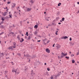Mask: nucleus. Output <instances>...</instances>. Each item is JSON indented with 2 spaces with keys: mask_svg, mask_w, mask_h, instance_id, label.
I'll list each match as a JSON object with an SVG mask.
<instances>
[{
  "mask_svg": "<svg viewBox=\"0 0 79 79\" xmlns=\"http://www.w3.org/2000/svg\"><path fill=\"white\" fill-rule=\"evenodd\" d=\"M77 4H78V5H79V2H77Z\"/></svg>",
  "mask_w": 79,
  "mask_h": 79,
  "instance_id": "obj_51",
  "label": "nucleus"
},
{
  "mask_svg": "<svg viewBox=\"0 0 79 79\" xmlns=\"http://www.w3.org/2000/svg\"><path fill=\"white\" fill-rule=\"evenodd\" d=\"M47 70H48V71H50V69L48 68Z\"/></svg>",
  "mask_w": 79,
  "mask_h": 79,
  "instance_id": "obj_43",
  "label": "nucleus"
},
{
  "mask_svg": "<svg viewBox=\"0 0 79 79\" xmlns=\"http://www.w3.org/2000/svg\"><path fill=\"white\" fill-rule=\"evenodd\" d=\"M61 56L60 57V58H63L64 56H67L68 54L67 53H66L65 54H64V53L62 52L61 54Z\"/></svg>",
  "mask_w": 79,
  "mask_h": 79,
  "instance_id": "obj_1",
  "label": "nucleus"
},
{
  "mask_svg": "<svg viewBox=\"0 0 79 79\" xmlns=\"http://www.w3.org/2000/svg\"><path fill=\"white\" fill-rule=\"evenodd\" d=\"M1 56H4V53H3V52L2 53H1Z\"/></svg>",
  "mask_w": 79,
  "mask_h": 79,
  "instance_id": "obj_21",
  "label": "nucleus"
},
{
  "mask_svg": "<svg viewBox=\"0 0 79 79\" xmlns=\"http://www.w3.org/2000/svg\"><path fill=\"white\" fill-rule=\"evenodd\" d=\"M74 56V54H72L71 55V56L72 57H73Z\"/></svg>",
  "mask_w": 79,
  "mask_h": 79,
  "instance_id": "obj_29",
  "label": "nucleus"
},
{
  "mask_svg": "<svg viewBox=\"0 0 79 79\" xmlns=\"http://www.w3.org/2000/svg\"><path fill=\"white\" fill-rule=\"evenodd\" d=\"M15 74H19V72H15Z\"/></svg>",
  "mask_w": 79,
  "mask_h": 79,
  "instance_id": "obj_39",
  "label": "nucleus"
},
{
  "mask_svg": "<svg viewBox=\"0 0 79 79\" xmlns=\"http://www.w3.org/2000/svg\"><path fill=\"white\" fill-rule=\"evenodd\" d=\"M58 31H56V32H55L56 35H58Z\"/></svg>",
  "mask_w": 79,
  "mask_h": 79,
  "instance_id": "obj_19",
  "label": "nucleus"
},
{
  "mask_svg": "<svg viewBox=\"0 0 79 79\" xmlns=\"http://www.w3.org/2000/svg\"><path fill=\"white\" fill-rule=\"evenodd\" d=\"M58 58H60V57H59V56H58Z\"/></svg>",
  "mask_w": 79,
  "mask_h": 79,
  "instance_id": "obj_64",
  "label": "nucleus"
},
{
  "mask_svg": "<svg viewBox=\"0 0 79 79\" xmlns=\"http://www.w3.org/2000/svg\"><path fill=\"white\" fill-rule=\"evenodd\" d=\"M68 37L67 36H65L64 37H63L61 38L62 39H68Z\"/></svg>",
  "mask_w": 79,
  "mask_h": 79,
  "instance_id": "obj_8",
  "label": "nucleus"
},
{
  "mask_svg": "<svg viewBox=\"0 0 79 79\" xmlns=\"http://www.w3.org/2000/svg\"><path fill=\"white\" fill-rule=\"evenodd\" d=\"M28 40H31V36H29L28 37V39H27Z\"/></svg>",
  "mask_w": 79,
  "mask_h": 79,
  "instance_id": "obj_18",
  "label": "nucleus"
},
{
  "mask_svg": "<svg viewBox=\"0 0 79 79\" xmlns=\"http://www.w3.org/2000/svg\"><path fill=\"white\" fill-rule=\"evenodd\" d=\"M34 27V28H36V29H37V28H38V26L37 25H36Z\"/></svg>",
  "mask_w": 79,
  "mask_h": 79,
  "instance_id": "obj_14",
  "label": "nucleus"
},
{
  "mask_svg": "<svg viewBox=\"0 0 79 79\" xmlns=\"http://www.w3.org/2000/svg\"><path fill=\"white\" fill-rule=\"evenodd\" d=\"M10 3H11V2H7L8 4H10Z\"/></svg>",
  "mask_w": 79,
  "mask_h": 79,
  "instance_id": "obj_35",
  "label": "nucleus"
},
{
  "mask_svg": "<svg viewBox=\"0 0 79 79\" xmlns=\"http://www.w3.org/2000/svg\"><path fill=\"white\" fill-rule=\"evenodd\" d=\"M17 38L19 39V40H20V37H19V35H18L17 36Z\"/></svg>",
  "mask_w": 79,
  "mask_h": 79,
  "instance_id": "obj_20",
  "label": "nucleus"
},
{
  "mask_svg": "<svg viewBox=\"0 0 79 79\" xmlns=\"http://www.w3.org/2000/svg\"><path fill=\"white\" fill-rule=\"evenodd\" d=\"M69 53H70V54H71V52H69Z\"/></svg>",
  "mask_w": 79,
  "mask_h": 79,
  "instance_id": "obj_49",
  "label": "nucleus"
},
{
  "mask_svg": "<svg viewBox=\"0 0 79 79\" xmlns=\"http://www.w3.org/2000/svg\"><path fill=\"white\" fill-rule=\"evenodd\" d=\"M69 44H70V45H71L72 46H73V45L74 44V43H72L71 42H69Z\"/></svg>",
  "mask_w": 79,
  "mask_h": 79,
  "instance_id": "obj_12",
  "label": "nucleus"
},
{
  "mask_svg": "<svg viewBox=\"0 0 79 79\" xmlns=\"http://www.w3.org/2000/svg\"><path fill=\"white\" fill-rule=\"evenodd\" d=\"M8 73V71H6L5 72V75H6V74L7 73Z\"/></svg>",
  "mask_w": 79,
  "mask_h": 79,
  "instance_id": "obj_22",
  "label": "nucleus"
},
{
  "mask_svg": "<svg viewBox=\"0 0 79 79\" xmlns=\"http://www.w3.org/2000/svg\"><path fill=\"white\" fill-rule=\"evenodd\" d=\"M69 40H70V41H71V40H72V39L71 37L70 38Z\"/></svg>",
  "mask_w": 79,
  "mask_h": 79,
  "instance_id": "obj_37",
  "label": "nucleus"
},
{
  "mask_svg": "<svg viewBox=\"0 0 79 79\" xmlns=\"http://www.w3.org/2000/svg\"><path fill=\"white\" fill-rule=\"evenodd\" d=\"M16 6V4L15 3H13L11 8H15V6Z\"/></svg>",
  "mask_w": 79,
  "mask_h": 79,
  "instance_id": "obj_4",
  "label": "nucleus"
},
{
  "mask_svg": "<svg viewBox=\"0 0 79 79\" xmlns=\"http://www.w3.org/2000/svg\"><path fill=\"white\" fill-rule=\"evenodd\" d=\"M51 79H53V76H51Z\"/></svg>",
  "mask_w": 79,
  "mask_h": 79,
  "instance_id": "obj_28",
  "label": "nucleus"
},
{
  "mask_svg": "<svg viewBox=\"0 0 79 79\" xmlns=\"http://www.w3.org/2000/svg\"><path fill=\"white\" fill-rule=\"evenodd\" d=\"M23 8H25V6H23Z\"/></svg>",
  "mask_w": 79,
  "mask_h": 79,
  "instance_id": "obj_47",
  "label": "nucleus"
},
{
  "mask_svg": "<svg viewBox=\"0 0 79 79\" xmlns=\"http://www.w3.org/2000/svg\"><path fill=\"white\" fill-rule=\"evenodd\" d=\"M37 34V31H35L34 32V34H35V35H36Z\"/></svg>",
  "mask_w": 79,
  "mask_h": 79,
  "instance_id": "obj_16",
  "label": "nucleus"
},
{
  "mask_svg": "<svg viewBox=\"0 0 79 79\" xmlns=\"http://www.w3.org/2000/svg\"><path fill=\"white\" fill-rule=\"evenodd\" d=\"M8 11V9H7L6 10V11Z\"/></svg>",
  "mask_w": 79,
  "mask_h": 79,
  "instance_id": "obj_55",
  "label": "nucleus"
},
{
  "mask_svg": "<svg viewBox=\"0 0 79 79\" xmlns=\"http://www.w3.org/2000/svg\"><path fill=\"white\" fill-rule=\"evenodd\" d=\"M27 24H29V22L28 21V22H27Z\"/></svg>",
  "mask_w": 79,
  "mask_h": 79,
  "instance_id": "obj_62",
  "label": "nucleus"
},
{
  "mask_svg": "<svg viewBox=\"0 0 79 79\" xmlns=\"http://www.w3.org/2000/svg\"><path fill=\"white\" fill-rule=\"evenodd\" d=\"M44 14H46V12H44Z\"/></svg>",
  "mask_w": 79,
  "mask_h": 79,
  "instance_id": "obj_59",
  "label": "nucleus"
},
{
  "mask_svg": "<svg viewBox=\"0 0 79 79\" xmlns=\"http://www.w3.org/2000/svg\"><path fill=\"white\" fill-rule=\"evenodd\" d=\"M11 34H14V32H11Z\"/></svg>",
  "mask_w": 79,
  "mask_h": 79,
  "instance_id": "obj_46",
  "label": "nucleus"
},
{
  "mask_svg": "<svg viewBox=\"0 0 79 79\" xmlns=\"http://www.w3.org/2000/svg\"><path fill=\"white\" fill-rule=\"evenodd\" d=\"M8 49H9V50H13V46H10L8 47Z\"/></svg>",
  "mask_w": 79,
  "mask_h": 79,
  "instance_id": "obj_6",
  "label": "nucleus"
},
{
  "mask_svg": "<svg viewBox=\"0 0 79 79\" xmlns=\"http://www.w3.org/2000/svg\"><path fill=\"white\" fill-rule=\"evenodd\" d=\"M9 14H10H10H11V12H9Z\"/></svg>",
  "mask_w": 79,
  "mask_h": 79,
  "instance_id": "obj_50",
  "label": "nucleus"
},
{
  "mask_svg": "<svg viewBox=\"0 0 79 79\" xmlns=\"http://www.w3.org/2000/svg\"><path fill=\"white\" fill-rule=\"evenodd\" d=\"M24 41V39L22 38V40L20 41V42H23Z\"/></svg>",
  "mask_w": 79,
  "mask_h": 79,
  "instance_id": "obj_17",
  "label": "nucleus"
},
{
  "mask_svg": "<svg viewBox=\"0 0 79 79\" xmlns=\"http://www.w3.org/2000/svg\"><path fill=\"white\" fill-rule=\"evenodd\" d=\"M26 56H29V54H27L26 55Z\"/></svg>",
  "mask_w": 79,
  "mask_h": 79,
  "instance_id": "obj_34",
  "label": "nucleus"
},
{
  "mask_svg": "<svg viewBox=\"0 0 79 79\" xmlns=\"http://www.w3.org/2000/svg\"><path fill=\"white\" fill-rule=\"evenodd\" d=\"M56 30H57V31H60V29H58V28H56Z\"/></svg>",
  "mask_w": 79,
  "mask_h": 79,
  "instance_id": "obj_45",
  "label": "nucleus"
},
{
  "mask_svg": "<svg viewBox=\"0 0 79 79\" xmlns=\"http://www.w3.org/2000/svg\"><path fill=\"white\" fill-rule=\"evenodd\" d=\"M65 58L67 59H69V57L67 56H66Z\"/></svg>",
  "mask_w": 79,
  "mask_h": 79,
  "instance_id": "obj_30",
  "label": "nucleus"
},
{
  "mask_svg": "<svg viewBox=\"0 0 79 79\" xmlns=\"http://www.w3.org/2000/svg\"><path fill=\"white\" fill-rule=\"evenodd\" d=\"M59 19V18H56V19Z\"/></svg>",
  "mask_w": 79,
  "mask_h": 79,
  "instance_id": "obj_56",
  "label": "nucleus"
},
{
  "mask_svg": "<svg viewBox=\"0 0 79 79\" xmlns=\"http://www.w3.org/2000/svg\"><path fill=\"white\" fill-rule=\"evenodd\" d=\"M52 26V24H49L48 25V26Z\"/></svg>",
  "mask_w": 79,
  "mask_h": 79,
  "instance_id": "obj_40",
  "label": "nucleus"
},
{
  "mask_svg": "<svg viewBox=\"0 0 79 79\" xmlns=\"http://www.w3.org/2000/svg\"><path fill=\"white\" fill-rule=\"evenodd\" d=\"M34 2H35V0H31V1H30L31 3H34Z\"/></svg>",
  "mask_w": 79,
  "mask_h": 79,
  "instance_id": "obj_13",
  "label": "nucleus"
},
{
  "mask_svg": "<svg viewBox=\"0 0 79 79\" xmlns=\"http://www.w3.org/2000/svg\"><path fill=\"white\" fill-rule=\"evenodd\" d=\"M16 71H17V69L13 70L12 71V73H14V72H15V73H16Z\"/></svg>",
  "mask_w": 79,
  "mask_h": 79,
  "instance_id": "obj_11",
  "label": "nucleus"
},
{
  "mask_svg": "<svg viewBox=\"0 0 79 79\" xmlns=\"http://www.w3.org/2000/svg\"><path fill=\"white\" fill-rule=\"evenodd\" d=\"M12 46L14 48H16V43L14 42L13 43V46Z\"/></svg>",
  "mask_w": 79,
  "mask_h": 79,
  "instance_id": "obj_5",
  "label": "nucleus"
},
{
  "mask_svg": "<svg viewBox=\"0 0 79 79\" xmlns=\"http://www.w3.org/2000/svg\"><path fill=\"white\" fill-rule=\"evenodd\" d=\"M75 63V60H72V63Z\"/></svg>",
  "mask_w": 79,
  "mask_h": 79,
  "instance_id": "obj_26",
  "label": "nucleus"
},
{
  "mask_svg": "<svg viewBox=\"0 0 79 79\" xmlns=\"http://www.w3.org/2000/svg\"><path fill=\"white\" fill-rule=\"evenodd\" d=\"M4 32H2L1 33H0V35H2V34H4Z\"/></svg>",
  "mask_w": 79,
  "mask_h": 79,
  "instance_id": "obj_27",
  "label": "nucleus"
},
{
  "mask_svg": "<svg viewBox=\"0 0 79 79\" xmlns=\"http://www.w3.org/2000/svg\"><path fill=\"white\" fill-rule=\"evenodd\" d=\"M48 27H46V28H47V29H48Z\"/></svg>",
  "mask_w": 79,
  "mask_h": 79,
  "instance_id": "obj_53",
  "label": "nucleus"
},
{
  "mask_svg": "<svg viewBox=\"0 0 79 79\" xmlns=\"http://www.w3.org/2000/svg\"><path fill=\"white\" fill-rule=\"evenodd\" d=\"M49 18H50V17H47V18H45V19L46 21H49V20L48 19H49Z\"/></svg>",
  "mask_w": 79,
  "mask_h": 79,
  "instance_id": "obj_15",
  "label": "nucleus"
},
{
  "mask_svg": "<svg viewBox=\"0 0 79 79\" xmlns=\"http://www.w3.org/2000/svg\"><path fill=\"white\" fill-rule=\"evenodd\" d=\"M79 55V52H78L77 53V55Z\"/></svg>",
  "mask_w": 79,
  "mask_h": 79,
  "instance_id": "obj_42",
  "label": "nucleus"
},
{
  "mask_svg": "<svg viewBox=\"0 0 79 79\" xmlns=\"http://www.w3.org/2000/svg\"><path fill=\"white\" fill-rule=\"evenodd\" d=\"M60 76V73H58L56 76V77H58V76Z\"/></svg>",
  "mask_w": 79,
  "mask_h": 79,
  "instance_id": "obj_23",
  "label": "nucleus"
},
{
  "mask_svg": "<svg viewBox=\"0 0 79 79\" xmlns=\"http://www.w3.org/2000/svg\"><path fill=\"white\" fill-rule=\"evenodd\" d=\"M56 49H57V50H58V49L61 47V45L59 44H56Z\"/></svg>",
  "mask_w": 79,
  "mask_h": 79,
  "instance_id": "obj_3",
  "label": "nucleus"
},
{
  "mask_svg": "<svg viewBox=\"0 0 79 79\" xmlns=\"http://www.w3.org/2000/svg\"><path fill=\"white\" fill-rule=\"evenodd\" d=\"M31 8H27V7H26L25 9L24 10L25 11H26V12H27L29 11H31Z\"/></svg>",
  "mask_w": 79,
  "mask_h": 79,
  "instance_id": "obj_2",
  "label": "nucleus"
},
{
  "mask_svg": "<svg viewBox=\"0 0 79 79\" xmlns=\"http://www.w3.org/2000/svg\"><path fill=\"white\" fill-rule=\"evenodd\" d=\"M55 44H54L53 45V47H55Z\"/></svg>",
  "mask_w": 79,
  "mask_h": 79,
  "instance_id": "obj_44",
  "label": "nucleus"
},
{
  "mask_svg": "<svg viewBox=\"0 0 79 79\" xmlns=\"http://www.w3.org/2000/svg\"><path fill=\"white\" fill-rule=\"evenodd\" d=\"M2 21H5V19L3 18H2Z\"/></svg>",
  "mask_w": 79,
  "mask_h": 79,
  "instance_id": "obj_31",
  "label": "nucleus"
},
{
  "mask_svg": "<svg viewBox=\"0 0 79 79\" xmlns=\"http://www.w3.org/2000/svg\"><path fill=\"white\" fill-rule=\"evenodd\" d=\"M12 16V15H9L10 18H12V16Z\"/></svg>",
  "mask_w": 79,
  "mask_h": 79,
  "instance_id": "obj_36",
  "label": "nucleus"
},
{
  "mask_svg": "<svg viewBox=\"0 0 79 79\" xmlns=\"http://www.w3.org/2000/svg\"><path fill=\"white\" fill-rule=\"evenodd\" d=\"M46 52H47V53H50V50L48 49V48L46 49Z\"/></svg>",
  "mask_w": 79,
  "mask_h": 79,
  "instance_id": "obj_7",
  "label": "nucleus"
},
{
  "mask_svg": "<svg viewBox=\"0 0 79 79\" xmlns=\"http://www.w3.org/2000/svg\"><path fill=\"white\" fill-rule=\"evenodd\" d=\"M61 5V3H60L58 4V6H60V5Z\"/></svg>",
  "mask_w": 79,
  "mask_h": 79,
  "instance_id": "obj_24",
  "label": "nucleus"
},
{
  "mask_svg": "<svg viewBox=\"0 0 79 79\" xmlns=\"http://www.w3.org/2000/svg\"><path fill=\"white\" fill-rule=\"evenodd\" d=\"M58 24H61V23H58Z\"/></svg>",
  "mask_w": 79,
  "mask_h": 79,
  "instance_id": "obj_52",
  "label": "nucleus"
},
{
  "mask_svg": "<svg viewBox=\"0 0 79 79\" xmlns=\"http://www.w3.org/2000/svg\"><path fill=\"white\" fill-rule=\"evenodd\" d=\"M79 13V10H78V12H77V13Z\"/></svg>",
  "mask_w": 79,
  "mask_h": 79,
  "instance_id": "obj_58",
  "label": "nucleus"
},
{
  "mask_svg": "<svg viewBox=\"0 0 79 79\" xmlns=\"http://www.w3.org/2000/svg\"><path fill=\"white\" fill-rule=\"evenodd\" d=\"M4 2H6V0H4Z\"/></svg>",
  "mask_w": 79,
  "mask_h": 79,
  "instance_id": "obj_61",
  "label": "nucleus"
},
{
  "mask_svg": "<svg viewBox=\"0 0 79 79\" xmlns=\"http://www.w3.org/2000/svg\"><path fill=\"white\" fill-rule=\"evenodd\" d=\"M19 6H18V7H17V10H18V9H19Z\"/></svg>",
  "mask_w": 79,
  "mask_h": 79,
  "instance_id": "obj_33",
  "label": "nucleus"
},
{
  "mask_svg": "<svg viewBox=\"0 0 79 79\" xmlns=\"http://www.w3.org/2000/svg\"><path fill=\"white\" fill-rule=\"evenodd\" d=\"M6 9H8V7H6Z\"/></svg>",
  "mask_w": 79,
  "mask_h": 79,
  "instance_id": "obj_57",
  "label": "nucleus"
},
{
  "mask_svg": "<svg viewBox=\"0 0 79 79\" xmlns=\"http://www.w3.org/2000/svg\"><path fill=\"white\" fill-rule=\"evenodd\" d=\"M26 35H27V36H28V33L27 32H26Z\"/></svg>",
  "mask_w": 79,
  "mask_h": 79,
  "instance_id": "obj_32",
  "label": "nucleus"
},
{
  "mask_svg": "<svg viewBox=\"0 0 79 79\" xmlns=\"http://www.w3.org/2000/svg\"><path fill=\"white\" fill-rule=\"evenodd\" d=\"M7 13H8V12H4V13H3V14H2V15H3V16H5L6 15V14H7Z\"/></svg>",
  "mask_w": 79,
  "mask_h": 79,
  "instance_id": "obj_9",
  "label": "nucleus"
},
{
  "mask_svg": "<svg viewBox=\"0 0 79 79\" xmlns=\"http://www.w3.org/2000/svg\"><path fill=\"white\" fill-rule=\"evenodd\" d=\"M44 65H47V63H44Z\"/></svg>",
  "mask_w": 79,
  "mask_h": 79,
  "instance_id": "obj_48",
  "label": "nucleus"
},
{
  "mask_svg": "<svg viewBox=\"0 0 79 79\" xmlns=\"http://www.w3.org/2000/svg\"><path fill=\"white\" fill-rule=\"evenodd\" d=\"M49 42H50V40H48V41H47V43L48 44V43H49Z\"/></svg>",
  "mask_w": 79,
  "mask_h": 79,
  "instance_id": "obj_38",
  "label": "nucleus"
},
{
  "mask_svg": "<svg viewBox=\"0 0 79 79\" xmlns=\"http://www.w3.org/2000/svg\"><path fill=\"white\" fill-rule=\"evenodd\" d=\"M52 25H54V26H56V24H54V23H52Z\"/></svg>",
  "mask_w": 79,
  "mask_h": 79,
  "instance_id": "obj_41",
  "label": "nucleus"
},
{
  "mask_svg": "<svg viewBox=\"0 0 79 79\" xmlns=\"http://www.w3.org/2000/svg\"><path fill=\"white\" fill-rule=\"evenodd\" d=\"M72 74H74V73H72Z\"/></svg>",
  "mask_w": 79,
  "mask_h": 79,
  "instance_id": "obj_63",
  "label": "nucleus"
},
{
  "mask_svg": "<svg viewBox=\"0 0 79 79\" xmlns=\"http://www.w3.org/2000/svg\"><path fill=\"white\" fill-rule=\"evenodd\" d=\"M40 40H38L37 42H40Z\"/></svg>",
  "mask_w": 79,
  "mask_h": 79,
  "instance_id": "obj_54",
  "label": "nucleus"
},
{
  "mask_svg": "<svg viewBox=\"0 0 79 79\" xmlns=\"http://www.w3.org/2000/svg\"><path fill=\"white\" fill-rule=\"evenodd\" d=\"M62 21H64V18H63L62 19Z\"/></svg>",
  "mask_w": 79,
  "mask_h": 79,
  "instance_id": "obj_25",
  "label": "nucleus"
},
{
  "mask_svg": "<svg viewBox=\"0 0 79 79\" xmlns=\"http://www.w3.org/2000/svg\"><path fill=\"white\" fill-rule=\"evenodd\" d=\"M24 56H26V55L25 54H24Z\"/></svg>",
  "mask_w": 79,
  "mask_h": 79,
  "instance_id": "obj_60",
  "label": "nucleus"
},
{
  "mask_svg": "<svg viewBox=\"0 0 79 79\" xmlns=\"http://www.w3.org/2000/svg\"><path fill=\"white\" fill-rule=\"evenodd\" d=\"M31 72V75H34L35 74V73L33 72V70H32Z\"/></svg>",
  "mask_w": 79,
  "mask_h": 79,
  "instance_id": "obj_10",
  "label": "nucleus"
}]
</instances>
